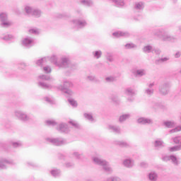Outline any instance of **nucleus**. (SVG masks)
Segmentation results:
<instances>
[{
  "mask_svg": "<svg viewBox=\"0 0 181 181\" xmlns=\"http://www.w3.org/2000/svg\"><path fill=\"white\" fill-rule=\"evenodd\" d=\"M50 60L51 63H54L57 67H59V69H69V70H74L76 69V65L71 64L70 59L67 57H62L60 59V61H57V55H52L50 58L49 57H44L40 59H38L36 62L37 66H45L46 64V62L47 60Z\"/></svg>",
  "mask_w": 181,
  "mask_h": 181,
  "instance_id": "obj_1",
  "label": "nucleus"
},
{
  "mask_svg": "<svg viewBox=\"0 0 181 181\" xmlns=\"http://www.w3.org/2000/svg\"><path fill=\"white\" fill-rule=\"evenodd\" d=\"M93 163H95V165H98L99 166H101L102 169H103L105 172H107L109 173L112 172V168L110 166V163L105 160L101 158V157H93Z\"/></svg>",
  "mask_w": 181,
  "mask_h": 181,
  "instance_id": "obj_2",
  "label": "nucleus"
},
{
  "mask_svg": "<svg viewBox=\"0 0 181 181\" xmlns=\"http://www.w3.org/2000/svg\"><path fill=\"white\" fill-rule=\"evenodd\" d=\"M156 36H158L163 42H175L176 38L170 35L168 32H162L160 30H158L157 33H155Z\"/></svg>",
  "mask_w": 181,
  "mask_h": 181,
  "instance_id": "obj_3",
  "label": "nucleus"
},
{
  "mask_svg": "<svg viewBox=\"0 0 181 181\" xmlns=\"http://www.w3.org/2000/svg\"><path fill=\"white\" fill-rule=\"evenodd\" d=\"M14 117L23 122H26L30 119V117L22 110H15Z\"/></svg>",
  "mask_w": 181,
  "mask_h": 181,
  "instance_id": "obj_4",
  "label": "nucleus"
},
{
  "mask_svg": "<svg viewBox=\"0 0 181 181\" xmlns=\"http://www.w3.org/2000/svg\"><path fill=\"white\" fill-rule=\"evenodd\" d=\"M0 20L1 28H9V26H12V22L8 20V14L6 13H0Z\"/></svg>",
  "mask_w": 181,
  "mask_h": 181,
  "instance_id": "obj_5",
  "label": "nucleus"
},
{
  "mask_svg": "<svg viewBox=\"0 0 181 181\" xmlns=\"http://www.w3.org/2000/svg\"><path fill=\"white\" fill-rule=\"evenodd\" d=\"M47 141L55 146H62L67 144V141L62 138H48Z\"/></svg>",
  "mask_w": 181,
  "mask_h": 181,
  "instance_id": "obj_6",
  "label": "nucleus"
},
{
  "mask_svg": "<svg viewBox=\"0 0 181 181\" xmlns=\"http://www.w3.org/2000/svg\"><path fill=\"white\" fill-rule=\"evenodd\" d=\"M170 91V84L169 83H165L161 85L159 88V93L162 94V95H167L169 94Z\"/></svg>",
  "mask_w": 181,
  "mask_h": 181,
  "instance_id": "obj_7",
  "label": "nucleus"
},
{
  "mask_svg": "<svg viewBox=\"0 0 181 181\" xmlns=\"http://www.w3.org/2000/svg\"><path fill=\"white\" fill-rule=\"evenodd\" d=\"M72 24L77 29H83L85 26H87V21L86 20H74Z\"/></svg>",
  "mask_w": 181,
  "mask_h": 181,
  "instance_id": "obj_8",
  "label": "nucleus"
},
{
  "mask_svg": "<svg viewBox=\"0 0 181 181\" xmlns=\"http://www.w3.org/2000/svg\"><path fill=\"white\" fill-rule=\"evenodd\" d=\"M22 45L25 47H32L35 45V40L30 37H27L23 39Z\"/></svg>",
  "mask_w": 181,
  "mask_h": 181,
  "instance_id": "obj_9",
  "label": "nucleus"
},
{
  "mask_svg": "<svg viewBox=\"0 0 181 181\" xmlns=\"http://www.w3.org/2000/svg\"><path fill=\"white\" fill-rule=\"evenodd\" d=\"M163 160H164V162H168V160H171L172 163L175 165L176 166H177V165H179V160H177V158H176V156L171 155V156H164L163 157Z\"/></svg>",
  "mask_w": 181,
  "mask_h": 181,
  "instance_id": "obj_10",
  "label": "nucleus"
},
{
  "mask_svg": "<svg viewBox=\"0 0 181 181\" xmlns=\"http://www.w3.org/2000/svg\"><path fill=\"white\" fill-rule=\"evenodd\" d=\"M137 122L141 125H152V124H153V120L149 118L139 117L137 119Z\"/></svg>",
  "mask_w": 181,
  "mask_h": 181,
  "instance_id": "obj_11",
  "label": "nucleus"
},
{
  "mask_svg": "<svg viewBox=\"0 0 181 181\" xmlns=\"http://www.w3.org/2000/svg\"><path fill=\"white\" fill-rule=\"evenodd\" d=\"M6 165H13V160L6 158L0 159L1 169H6Z\"/></svg>",
  "mask_w": 181,
  "mask_h": 181,
  "instance_id": "obj_12",
  "label": "nucleus"
},
{
  "mask_svg": "<svg viewBox=\"0 0 181 181\" xmlns=\"http://www.w3.org/2000/svg\"><path fill=\"white\" fill-rule=\"evenodd\" d=\"M107 129L111 131V132H114L115 134H121L122 130L119 126L114 125V124H109L107 126Z\"/></svg>",
  "mask_w": 181,
  "mask_h": 181,
  "instance_id": "obj_13",
  "label": "nucleus"
},
{
  "mask_svg": "<svg viewBox=\"0 0 181 181\" xmlns=\"http://www.w3.org/2000/svg\"><path fill=\"white\" fill-rule=\"evenodd\" d=\"M57 129L59 132H64V134H67L70 132V128H69V126L64 123L60 124L58 127H57Z\"/></svg>",
  "mask_w": 181,
  "mask_h": 181,
  "instance_id": "obj_14",
  "label": "nucleus"
},
{
  "mask_svg": "<svg viewBox=\"0 0 181 181\" xmlns=\"http://www.w3.org/2000/svg\"><path fill=\"white\" fill-rule=\"evenodd\" d=\"M112 35L115 36V37H129L131 34L128 32L117 31L113 33Z\"/></svg>",
  "mask_w": 181,
  "mask_h": 181,
  "instance_id": "obj_15",
  "label": "nucleus"
},
{
  "mask_svg": "<svg viewBox=\"0 0 181 181\" xmlns=\"http://www.w3.org/2000/svg\"><path fill=\"white\" fill-rule=\"evenodd\" d=\"M134 8L135 11H138V12H140V11H144V8H145V3L142 1H137L134 3Z\"/></svg>",
  "mask_w": 181,
  "mask_h": 181,
  "instance_id": "obj_16",
  "label": "nucleus"
},
{
  "mask_svg": "<svg viewBox=\"0 0 181 181\" xmlns=\"http://www.w3.org/2000/svg\"><path fill=\"white\" fill-rule=\"evenodd\" d=\"M111 1L114 4L115 6L117 8H124L127 4L125 3V0H109Z\"/></svg>",
  "mask_w": 181,
  "mask_h": 181,
  "instance_id": "obj_17",
  "label": "nucleus"
},
{
  "mask_svg": "<svg viewBox=\"0 0 181 181\" xmlns=\"http://www.w3.org/2000/svg\"><path fill=\"white\" fill-rule=\"evenodd\" d=\"M71 87H73V83L70 81H64V86H59L58 88L63 91V90H66V88H70Z\"/></svg>",
  "mask_w": 181,
  "mask_h": 181,
  "instance_id": "obj_18",
  "label": "nucleus"
},
{
  "mask_svg": "<svg viewBox=\"0 0 181 181\" xmlns=\"http://www.w3.org/2000/svg\"><path fill=\"white\" fill-rule=\"evenodd\" d=\"M38 87H40V88H44V90H50L53 88V86L50 84H47L45 82L40 81L37 83Z\"/></svg>",
  "mask_w": 181,
  "mask_h": 181,
  "instance_id": "obj_19",
  "label": "nucleus"
},
{
  "mask_svg": "<svg viewBox=\"0 0 181 181\" xmlns=\"http://www.w3.org/2000/svg\"><path fill=\"white\" fill-rule=\"evenodd\" d=\"M134 76L136 77H142L144 76H146V70L144 69H137L134 72Z\"/></svg>",
  "mask_w": 181,
  "mask_h": 181,
  "instance_id": "obj_20",
  "label": "nucleus"
},
{
  "mask_svg": "<svg viewBox=\"0 0 181 181\" xmlns=\"http://www.w3.org/2000/svg\"><path fill=\"white\" fill-rule=\"evenodd\" d=\"M123 165L125 168H132L134 166V160L131 158L125 159L123 161Z\"/></svg>",
  "mask_w": 181,
  "mask_h": 181,
  "instance_id": "obj_21",
  "label": "nucleus"
},
{
  "mask_svg": "<svg viewBox=\"0 0 181 181\" xmlns=\"http://www.w3.org/2000/svg\"><path fill=\"white\" fill-rule=\"evenodd\" d=\"M148 177L151 181H157L158 180V173L155 171H151L148 173Z\"/></svg>",
  "mask_w": 181,
  "mask_h": 181,
  "instance_id": "obj_22",
  "label": "nucleus"
},
{
  "mask_svg": "<svg viewBox=\"0 0 181 181\" xmlns=\"http://www.w3.org/2000/svg\"><path fill=\"white\" fill-rule=\"evenodd\" d=\"M129 118H131V114L129 113L122 115L119 117V122L122 124V122H125V121H127V119H129Z\"/></svg>",
  "mask_w": 181,
  "mask_h": 181,
  "instance_id": "obj_23",
  "label": "nucleus"
},
{
  "mask_svg": "<svg viewBox=\"0 0 181 181\" xmlns=\"http://www.w3.org/2000/svg\"><path fill=\"white\" fill-rule=\"evenodd\" d=\"M163 124L166 128H175L176 127V122L175 121H165Z\"/></svg>",
  "mask_w": 181,
  "mask_h": 181,
  "instance_id": "obj_24",
  "label": "nucleus"
},
{
  "mask_svg": "<svg viewBox=\"0 0 181 181\" xmlns=\"http://www.w3.org/2000/svg\"><path fill=\"white\" fill-rule=\"evenodd\" d=\"M124 93H125L126 95H130V96L135 95V94H136L135 90H134L132 88H127L125 90Z\"/></svg>",
  "mask_w": 181,
  "mask_h": 181,
  "instance_id": "obj_25",
  "label": "nucleus"
},
{
  "mask_svg": "<svg viewBox=\"0 0 181 181\" xmlns=\"http://www.w3.org/2000/svg\"><path fill=\"white\" fill-rule=\"evenodd\" d=\"M154 92L155 90H153V88H147L144 90V94L148 97H151V95H153Z\"/></svg>",
  "mask_w": 181,
  "mask_h": 181,
  "instance_id": "obj_26",
  "label": "nucleus"
},
{
  "mask_svg": "<svg viewBox=\"0 0 181 181\" xmlns=\"http://www.w3.org/2000/svg\"><path fill=\"white\" fill-rule=\"evenodd\" d=\"M81 4L84 5V6H93L94 5V2L91 0H82Z\"/></svg>",
  "mask_w": 181,
  "mask_h": 181,
  "instance_id": "obj_27",
  "label": "nucleus"
},
{
  "mask_svg": "<svg viewBox=\"0 0 181 181\" xmlns=\"http://www.w3.org/2000/svg\"><path fill=\"white\" fill-rule=\"evenodd\" d=\"M154 146L156 148H163L165 146V143L162 140H156L154 142Z\"/></svg>",
  "mask_w": 181,
  "mask_h": 181,
  "instance_id": "obj_28",
  "label": "nucleus"
},
{
  "mask_svg": "<svg viewBox=\"0 0 181 181\" xmlns=\"http://www.w3.org/2000/svg\"><path fill=\"white\" fill-rule=\"evenodd\" d=\"M92 54L95 59H100L103 56V52L101 50L93 51Z\"/></svg>",
  "mask_w": 181,
  "mask_h": 181,
  "instance_id": "obj_29",
  "label": "nucleus"
},
{
  "mask_svg": "<svg viewBox=\"0 0 181 181\" xmlns=\"http://www.w3.org/2000/svg\"><path fill=\"white\" fill-rule=\"evenodd\" d=\"M51 175L54 177H59V176H60V175H61L60 170H57V169L52 170H51Z\"/></svg>",
  "mask_w": 181,
  "mask_h": 181,
  "instance_id": "obj_30",
  "label": "nucleus"
},
{
  "mask_svg": "<svg viewBox=\"0 0 181 181\" xmlns=\"http://www.w3.org/2000/svg\"><path fill=\"white\" fill-rule=\"evenodd\" d=\"M152 50H153V47L151 45H146L143 48L144 53H151Z\"/></svg>",
  "mask_w": 181,
  "mask_h": 181,
  "instance_id": "obj_31",
  "label": "nucleus"
},
{
  "mask_svg": "<svg viewBox=\"0 0 181 181\" xmlns=\"http://www.w3.org/2000/svg\"><path fill=\"white\" fill-rule=\"evenodd\" d=\"M33 16H35V18H40L42 16V11L39 9H35L33 11V14H31Z\"/></svg>",
  "mask_w": 181,
  "mask_h": 181,
  "instance_id": "obj_32",
  "label": "nucleus"
},
{
  "mask_svg": "<svg viewBox=\"0 0 181 181\" xmlns=\"http://www.w3.org/2000/svg\"><path fill=\"white\" fill-rule=\"evenodd\" d=\"M34 10L35 8H33L32 6H27L25 7V11L28 15H32Z\"/></svg>",
  "mask_w": 181,
  "mask_h": 181,
  "instance_id": "obj_33",
  "label": "nucleus"
},
{
  "mask_svg": "<svg viewBox=\"0 0 181 181\" xmlns=\"http://www.w3.org/2000/svg\"><path fill=\"white\" fill-rule=\"evenodd\" d=\"M86 80L88 81H93L94 83L98 82V79L95 78V76L94 75H89L86 77Z\"/></svg>",
  "mask_w": 181,
  "mask_h": 181,
  "instance_id": "obj_34",
  "label": "nucleus"
},
{
  "mask_svg": "<svg viewBox=\"0 0 181 181\" xmlns=\"http://www.w3.org/2000/svg\"><path fill=\"white\" fill-rule=\"evenodd\" d=\"M73 156L76 159H83L84 158V155H83V153H80L77 151H74L73 153Z\"/></svg>",
  "mask_w": 181,
  "mask_h": 181,
  "instance_id": "obj_35",
  "label": "nucleus"
},
{
  "mask_svg": "<svg viewBox=\"0 0 181 181\" xmlns=\"http://www.w3.org/2000/svg\"><path fill=\"white\" fill-rule=\"evenodd\" d=\"M136 45L134 43H127L124 45V49H136Z\"/></svg>",
  "mask_w": 181,
  "mask_h": 181,
  "instance_id": "obj_36",
  "label": "nucleus"
},
{
  "mask_svg": "<svg viewBox=\"0 0 181 181\" xmlns=\"http://www.w3.org/2000/svg\"><path fill=\"white\" fill-rule=\"evenodd\" d=\"M117 145H119V146H121V148H129L130 146L129 144L122 141H118Z\"/></svg>",
  "mask_w": 181,
  "mask_h": 181,
  "instance_id": "obj_37",
  "label": "nucleus"
},
{
  "mask_svg": "<svg viewBox=\"0 0 181 181\" xmlns=\"http://www.w3.org/2000/svg\"><path fill=\"white\" fill-rule=\"evenodd\" d=\"M105 57L108 62H114V58L112 57V53L111 52H106Z\"/></svg>",
  "mask_w": 181,
  "mask_h": 181,
  "instance_id": "obj_38",
  "label": "nucleus"
},
{
  "mask_svg": "<svg viewBox=\"0 0 181 181\" xmlns=\"http://www.w3.org/2000/svg\"><path fill=\"white\" fill-rule=\"evenodd\" d=\"M84 117L86 119H88V121H90V122H93V121H94V117H93V115H91L90 113H84Z\"/></svg>",
  "mask_w": 181,
  "mask_h": 181,
  "instance_id": "obj_39",
  "label": "nucleus"
},
{
  "mask_svg": "<svg viewBox=\"0 0 181 181\" xmlns=\"http://www.w3.org/2000/svg\"><path fill=\"white\" fill-rule=\"evenodd\" d=\"M1 39H2V40L8 42L9 40H12V39H13V36H12L11 35H6L3 37H1Z\"/></svg>",
  "mask_w": 181,
  "mask_h": 181,
  "instance_id": "obj_40",
  "label": "nucleus"
},
{
  "mask_svg": "<svg viewBox=\"0 0 181 181\" xmlns=\"http://www.w3.org/2000/svg\"><path fill=\"white\" fill-rule=\"evenodd\" d=\"M46 124L48 125V127H54L57 125V123L54 120L52 119L47 120Z\"/></svg>",
  "mask_w": 181,
  "mask_h": 181,
  "instance_id": "obj_41",
  "label": "nucleus"
},
{
  "mask_svg": "<svg viewBox=\"0 0 181 181\" xmlns=\"http://www.w3.org/2000/svg\"><path fill=\"white\" fill-rule=\"evenodd\" d=\"M38 78L40 80H45V81H49V80H52V78H50V76L49 75H41L38 76Z\"/></svg>",
  "mask_w": 181,
  "mask_h": 181,
  "instance_id": "obj_42",
  "label": "nucleus"
},
{
  "mask_svg": "<svg viewBox=\"0 0 181 181\" xmlns=\"http://www.w3.org/2000/svg\"><path fill=\"white\" fill-rule=\"evenodd\" d=\"M181 150V146H175L169 148L170 152H177Z\"/></svg>",
  "mask_w": 181,
  "mask_h": 181,
  "instance_id": "obj_43",
  "label": "nucleus"
},
{
  "mask_svg": "<svg viewBox=\"0 0 181 181\" xmlns=\"http://www.w3.org/2000/svg\"><path fill=\"white\" fill-rule=\"evenodd\" d=\"M105 81L107 83H112L114 81H117V78L114 76H108L105 78Z\"/></svg>",
  "mask_w": 181,
  "mask_h": 181,
  "instance_id": "obj_44",
  "label": "nucleus"
},
{
  "mask_svg": "<svg viewBox=\"0 0 181 181\" xmlns=\"http://www.w3.org/2000/svg\"><path fill=\"white\" fill-rule=\"evenodd\" d=\"M11 144L13 145V148H21V146L23 145L21 141H13L11 142Z\"/></svg>",
  "mask_w": 181,
  "mask_h": 181,
  "instance_id": "obj_45",
  "label": "nucleus"
},
{
  "mask_svg": "<svg viewBox=\"0 0 181 181\" xmlns=\"http://www.w3.org/2000/svg\"><path fill=\"white\" fill-rule=\"evenodd\" d=\"M68 101H69V104H71L74 107H77V105H78L77 101H76L74 99L69 98V99H68Z\"/></svg>",
  "mask_w": 181,
  "mask_h": 181,
  "instance_id": "obj_46",
  "label": "nucleus"
},
{
  "mask_svg": "<svg viewBox=\"0 0 181 181\" xmlns=\"http://www.w3.org/2000/svg\"><path fill=\"white\" fill-rule=\"evenodd\" d=\"M29 33H33V35H39L40 33V30L37 28H33L29 30Z\"/></svg>",
  "mask_w": 181,
  "mask_h": 181,
  "instance_id": "obj_47",
  "label": "nucleus"
},
{
  "mask_svg": "<svg viewBox=\"0 0 181 181\" xmlns=\"http://www.w3.org/2000/svg\"><path fill=\"white\" fill-rule=\"evenodd\" d=\"M69 124H71V125H72V127H74V128H78V127H79L78 123H77V122H76L74 120L69 121Z\"/></svg>",
  "mask_w": 181,
  "mask_h": 181,
  "instance_id": "obj_48",
  "label": "nucleus"
},
{
  "mask_svg": "<svg viewBox=\"0 0 181 181\" xmlns=\"http://www.w3.org/2000/svg\"><path fill=\"white\" fill-rule=\"evenodd\" d=\"M43 71L47 74L52 73V68H50L49 66H44Z\"/></svg>",
  "mask_w": 181,
  "mask_h": 181,
  "instance_id": "obj_49",
  "label": "nucleus"
},
{
  "mask_svg": "<svg viewBox=\"0 0 181 181\" xmlns=\"http://www.w3.org/2000/svg\"><path fill=\"white\" fill-rule=\"evenodd\" d=\"M108 180L110 181H122V180L119 177H117V176L110 177L108 178Z\"/></svg>",
  "mask_w": 181,
  "mask_h": 181,
  "instance_id": "obj_50",
  "label": "nucleus"
},
{
  "mask_svg": "<svg viewBox=\"0 0 181 181\" xmlns=\"http://www.w3.org/2000/svg\"><path fill=\"white\" fill-rule=\"evenodd\" d=\"M133 19H134V21H135L136 22H138V21L142 20V16H141V15L135 16L133 18Z\"/></svg>",
  "mask_w": 181,
  "mask_h": 181,
  "instance_id": "obj_51",
  "label": "nucleus"
},
{
  "mask_svg": "<svg viewBox=\"0 0 181 181\" xmlns=\"http://www.w3.org/2000/svg\"><path fill=\"white\" fill-rule=\"evenodd\" d=\"M64 90H64L65 94H67L68 95H73L74 93L71 90L67 89V88H66Z\"/></svg>",
  "mask_w": 181,
  "mask_h": 181,
  "instance_id": "obj_52",
  "label": "nucleus"
},
{
  "mask_svg": "<svg viewBox=\"0 0 181 181\" xmlns=\"http://www.w3.org/2000/svg\"><path fill=\"white\" fill-rule=\"evenodd\" d=\"M27 166H28V168H36V164L32 162H27Z\"/></svg>",
  "mask_w": 181,
  "mask_h": 181,
  "instance_id": "obj_53",
  "label": "nucleus"
},
{
  "mask_svg": "<svg viewBox=\"0 0 181 181\" xmlns=\"http://www.w3.org/2000/svg\"><path fill=\"white\" fill-rule=\"evenodd\" d=\"M168 60H169V57H164V58H161L158 60V62L160 63H164L165 62H168Z\"/></svg>",
  "mask_w": 181,
  "mask_h": 181,
  "instance_id": "obj_54",
  "label": "nucleus"
},
{
  "mask_svg": "<svg viewBox=\"0 0 181 181\" xmlns=\"http://www.w3.org/2000/svg\"><path fill=\"white\" fill-rule=\"evenodd\" d=\"M45 101H47V103H49V104H54V101L49 98H45Z\"/></svg>",
  "mask_w": 181,
  "mask_h": 181,
  "instance_id": "obj_55",
  "label": "nucleus"
},
{
  "mask_svg": "<svg viewBox=\"0 0 181 181\" xmlns=\"http://www.w3.org/2000/svg\"><path fill=\"white\" fill-rule=\"evenodd\" d=\"M159 107H160V105L158 103H154L153 105V108L154 110H158V108H159Z\"/></svg>",
  "mask_w": 181,
  "mask_h": 181,
  "instance_id": "obj_56",
  "label": "nucleus"
},
{
  "mask_svg": "<svg viewBox=\"0 0 181 181\" xmlns=\"http://www.w3.org/2000/svg\"><path fill=\"white\" fill-rule=\"evenodd\" d=\"M112 100L114 102V103H118L119 100H118V98L117 96H112Z\"/></svg>",
  "mask_w": 181,
  "mask_h": 181,
  "instance_id": "obj_57",
  "label": "nucleus"
},
{
  "mask_svg": "<svg viewBox=\"0 0 181 181\" xmlns=\"http://www.w3.org/2000/svg\"><path fill=\"white\" fill-rule=\"evenodd\" d=\"M72 166H74V163H66V168H71Z\"/></svg>",
  "mask_w": 181,
  "mask_h": 181,
  "instance_id": "obj_58",
  "label": "nucleus"
},
{
  "mask_svg": "<svg viewBox=\"0 0 181 181\" xmlns=\"http://www.w3.org/2000/svg\"><path fill=\"white\" fill-rule=\"evenodd\" d=\"M140 166L141 168H146L148 166V163H146L145 162H142V163H141Z\"/></svg>",
  "mask_w": 181,
  "mask_h": 181,
  "instance_id": "obj_59",
  "label": "nucleus"
},
{
  "mask_svg": "<svg viewBox=\"0 0 181 181\" xmlns=\"http://www.w3.org/2000/svg\"><path fill=\"white\" fill-rule=\"evenodd\" d=\"M180 55H181L180 52H177L175 53V57L176 59H179V57H180Z\"/></svg>",
  "mask_w": 181,
  "mask_h": 181,
  "instance_id": "obj_60",
  "label": "nucleus"
},
{
  "mask_svg": "<svg viewBox=\"0 0 181 181\" xmlns=\"http://www.w3.org/2000/svg\"><path fill=\"white\" fill-rule=\"evenodd\" d=\"M66 16H67V15H66V14H59L58 15V18H66Z\"/></svg>",
  "mask_w": 181,
  "mask_h": 181,
  "instance_id": "obj_61",
  "label": "nucleus"
},
{
  "mask_svg": "<svg viewBox=\"0 0 181 181\" xmlns=\"http://www.w3.org/2000/svg\"><path fill=\"white\" fill-rule=\"evenodd\" d=\"M15 12L16 15H21V10H19V8H16Z\"/></svg>",
  "mask_w": 181,
  "mask_h": 181,
  "instance_id": "obj_62",
  "label": "nucleus"
},
{
  "mask_svg": "<svg viewBox=\"0 0 181 181\" xmlns=\"http://www.w3.org/2000/svg\"><path fill=\"white\" fill-rule=\"evenodd\" d=\"M153 86H155V83H149L148 85V88H152V87H153Z\"/></svg>",
  "mask_w": 181,
  "mask_h": 181,
  "instance_id": "obj_63",
  "label": "nucleus"
},
{
  "mask_svg": "<svg viewBox=\"0 0 181 181\" xmlns=\"http://www.w3.org/2000/svg\"><path fill=\"white\" fill-rule=\"evenodd\" d=\"M155 53L156 54H160V49H155Z\"/></svg>",
  "mask_w": 181,
  "mask_h": 181,
  "instance_id": "obj_64",
  "label": "nucleus"
}]
</instances>
